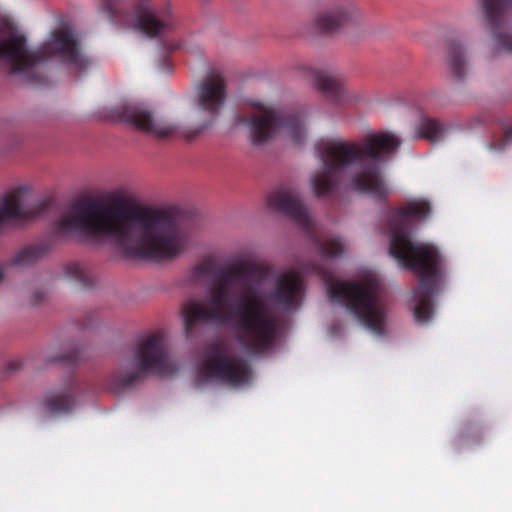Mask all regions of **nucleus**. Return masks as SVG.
<instances>
[{"instance_id": "nucleus-11", "label": "nucleus", "mask_w": 512, "mask_h": 512, "mask_svg": "<svg viewBox=\"0 0 512 512\" xmlns=\"http://www.w3.org/2000/svg\"><path fill=\"white\" fill-rule=\"evenodd\" d=\"M227 96V83L223 73L217 70L207 73L196 86L194 96L195 106L204 114V119L186 135L188 140L198 136L216 121L225 106Z\"/></svg>"}, {"instance_id": "nucleus-13", "label": "nucleus", "mask_w": 512, "mask_h": 512, "mask_svg": "<svg viewBox=\"0 0 512 512\" xmlns=\"http://www.w3.org/2000/svg\"><path fill=\"white\" fill-rule=\"evenodd\" d=\"M113 115L118 120L157 138L169 137L177 131L175 123L157 115L146 104L119 105L113 109Z\"/></svg>"}, {"instance_id": "nucleus-25", "label": "nucleus", "mask_w": 512, "mask_h": 512, "mask_svg": "<svg viewBox=\"0 0 512 512\" xmlns=\"http://www.w3.org/2000/svg\"><path fill=\"white\" fill-rule=\"evenodd\" d=\"M21 366V362L19 360H13V361H10L5 369L2 368V375L5 374V373H12V372H15L17 371Z\"/></svg>"}, {"instance_id": "nucleus-5", "label": "nucleus", "mask_w": 512, "mask_h": 512, "mask_svg": "<svg viewBox=\"0 0 512 512\" xmlns=\"http://www.w3.org/2000/svg\"><path fill=\"white\" fill-rule=\"evenodd\" d=\"M2 62L10 73L21 82L42 84L46 82L44 64L51 58L73 65L83 71L89 60L81 53L75 31L69 24L53 29L49 38L35 49H30L26 37L2 15Z\"/></svg>"}, {"instance_id": "nucleus-21", "label": "nucleus", "mask_w": 512, "mask_h": 512, "mask_svg": "<svg viewBox=\"0 0 512 512\" xmlns=\"http://www.w3.org/2000/svg\"><path fill=\"white\" fill-rule=\"evenodd\" d=\"M444 132V126L433 118H423L417 128L418 138L427 139L432 143L442 139Z\"/></svg>"}, {"instance_id": "nucleus-24", "label": "nucleus", "mask_w": 512, "mask_h": 512, "mask_svg": "<svg viewBox=\"0 0 512 512\" xmlns=\"http://www.w3.org/2000/svg\"><path fill=\"white\" fill-rule=\"evenodd\" d=\"M212 266H213V264L211 261H204V262L196 265L193 268V275H197V276L210 275L213 273Z\"/></svg>"}, {"instance_id": "nucleus-14", "label": "nucleus", "mask_w": 512, "mask_h": 512, "mask_svg": "<svg viewBox=\"0 0 512 512\" xmlns=\"http://www.w3.org/2000/svg\"><path fill=\"white\" fill-rule=\"evenodd\" d=\"M51 207L52 202L46 199L25 204L22 201L21 188L2 195V230L9 224L24 226L29 221L48 214Z\"/></svg>"}, {"instance_id": "nucleus-8", "label": "nucleus", "mask_w": 512, "mask_h": 512, "mask_svg": "<svg viewBox=\"0 0 512 512\" xmlns=\"http://www.w3.org/2000/svg\"><path fill=\"white\" fill-rule=\"evenodd\" d=\"M328 295L331 301L343 305L371 331L384 334L385 309L378 279L334 281L328 285Z\"/></svg>"}, {"instance_id": "nucleus-17", "label": "nucleus", "mask_w": 512, "mask_h": 512, "mask_svg": "<svg viewBox=\"0 0 512 512\" xmlns=\"http://www.w3.org/2000/svg\"><path fill=\"white\" fill-rule=\"evenodd\" d=\"M80 384L70 377L60 388L47 392L42 400L43 406L54 414H67L73 411Z\"/></svg>"}, {"instance_id": "nucleus-19", "label": "nucleus", "mask_w": 512, "mask_h": 512, "mask_svg": "<svg viewBox=\"0 0 512 512\" xmlns=\"http://www.w3.org/2000/svg\"><path fill=\"white\" fill-rule=\"evenodd\" d=\"M447 62L453 77L461 80L466 73V59L464 48L457 42L449 44Z\"/></svg>"}, {"instance_id": "nucleus-7", "label": "nucleus", "mask_w": 512, "mask_h": 512, "mask_svg": "<svg viewBox=\"0 0 512 512\" xmlns=\"http://www.w3.org/2000/svg\"><path fill=\"white\" fill-rule=\"evenodd\" d=\"M233 125L246 128L255 145L268 142L278 132H284L297 145L302 144L307 136L301 112L281 111L260 102H252L249 107L241 109L235 115Z\"/></svg>"}, {"instance_id": "nucleus-1", "label": "nucleus", "mask_w": 512, "mask_h": 512, "mask_svg": "<svg viewBox=\"0 0 512 512\" xmlns=\"http://www.w3.org/2000/svg\"><path fill=\"white\" fill-rule=\"evenodd\" d=\"M73 233L105 241L128 257L172 259L185 247V234L172 214L129 203L80 199L54 220L44 237L21 249L13 265L28 266L52 252Z\"/></svg>"}, {"instance_id": "nucleus-20", "label": "nucleus", "mask_w": 512, "mask_h": 512, "mask_svg": "<svg viewBox=\"0 0 512 512\" xmlns=\"http://www.w3.org/2000/svg\"><path fill=\"white\" fill-rule=\"evenodd\" d=\"M64 276L77 283L83 288L92 287L94 284V279L88 270L83 264L73 262L68 263L63 268Z\"/></svg>"}, {"instance_id": "nucleus-16", "label": "nucleus", "mask_w": 512, "mask_h": 512, "mask_svg": "<svg viewBox=\"0 0 512 512\" xmlns=\"http://www.w3.org/2000/svg\"><path fill=\"white\" fill-rule=\"evenodd\" d=\"M304 295L303 280L299 273L288 271L283 273L276 281L269 299L277 306L289 310L298 306Z\"/></svg>"}, {"instance_id": "nucleus-26", "label": "nucleus", "mask_w": 512, "mask_h": 512, "mask_svg": "<svg viewBox=\"0 0 512 512\" xmlns=\"http://www.w3.org/2000/svg\"><path fill=\"white\" fill-rule=\"evenodd\" d=\"M44 298H45V292L41 289H37L33 292L32 296H31L30 303L32 305H36V304L40 303V301Z\"/></svg>"}, {"instance_id": "nucleus-23", "label": "nucleus", "mask_w": 512, "mask_h": 512, "mask_svg": "<svg viewBox=\"0 0 512 512\" xmlns=\"http://www.w3.org/2000/svg\"><path fill=\"white\" fill-rule=\"evenodd\" d=\"M510 143H512V125L505 128L503 138L496 143H491L489 145V148L491 150L501 151L505 149V147L508 146Z\"/></svg>"}, {"instance_id": "nucleus-27", "label": "nucleus", "mask_w": 512, "mask_h": 512, "mask_svg": "<svg viewBox=\"0 0 512 512\" xmlns=\"http://www.w3.org/2000/svg\"><path fill=\"white\" fill-rule=\"evenodd\" d=\"M1 277H2V278L4 277V274H3V273L1 274Z\"/></svg>"}, {"instance_id": "nucleus-15", "label": "nucleus", "mask_w": 512, "mask_h": 512, "mask_svg": "<svg viewBox=\"0 0 512 512\" xmlns=\"http://www.w3.org/2000/svg\"><path fill=\"white\" fill-rule=\"evenodd\" d=\"M305 73L326 99L335 105H346L361 99L359 94L345 86L338 74L310 67L305 68Z\"/></svg>"}, {"instance_id": "nucleus-4", "label": "nucleus", "mask_w": 512, "mask_h": 512, "mask_svg": "<svg viewBox=\"0 0 512 512\" xmlns=\"http://www.w3.org/2000/svg\"><path fill=\"white\" fill-rule=\"evenodd\" d=\"M430 212L429 202L415 200L403 208L393 209L388 218L390 255L419 277L418 286L413 291V312L415 320L422 324L433 316V297L442 279V259L434 245L414 243L410 228L412 218H426Z\"/></svg>"}, {"instance_id": "nucleus-3", "label": "nucleus", "mask_w": 512, "mask_h": 512, "mask_svg": "<svg viewBox=\"0 0 512 512\" xmlns=\"http://www.w3.org/2000/svg\"><path fill=\"white\" fill-rule=\"evenodd\" d=\"M400 143L395 135L387 132L368 135L360 142L340 138L319 140L315 153L322 167L311 177L313 194L318 198L336 195L347 172L354 168L351 186L355 191L381 200L386 198L388 189L379 162L393 155Z\"/></svg>"}, {"instance_id": "nucleus-18", "label": "nucleus", "mask_w": 512, "mask_h": 512, "mask_svg": "<svg viewBox=\"0 0 512 512\" xmlns=\"http://www.w3.org/2000/svg\"><path fill=\"white\" fill-rule=\"evenodd\" d=\"M353 18V9L334 6L319 12L314 18L315 27L323 34H332Z\"/></svg>"}, {"instance_id": "nucleus-9", "label": "nucleus", "mask_w": 512, "mask_h": 512, "mask_svg": "<svg viewBox=\"0 0 512 512\" xmlns=\"http://www.w3.org/2000/svg\"><path fill=\"white\" fill-rule=\"evenodd\" d=\"M268 205L275 211L290 217L306 234L312 237L323 257H339L344 252V244L338 237L330 236L323 241L315 237L314 222L297 190L286 186L280 187L269 194Z\"/></svg>"}, {"instance_id": "nucleus-22", "label": "nucleus", "mask_w": 512, "mask_h": 512, "mask_svg": "<svg viewBox=\"0 0 512 512\" xmlns=\"http://www.w3.org/2000/svg\"><path fill=\"white\" fill-rule=\"evenodd\" d=\"M80 360V353L78 350H72L66 354H62L57 357L48 356L49 362H65L67 364H77Z\"/></svg>"}, {"instance_id": "nucleus-2", "label": "nucleus", "mask_w": 512, "mask_h": 512, "mask_svg": "<svg viewBox=\"0 0 512 512\" xmlns=\"http://www.w3.org/2000/svg\"><path fill=\"white\" fill-rule=\"evenodd\" d=\"M260 275V266L250 261H239L217 271L205 301L189 300L182 307L186 336L191 337L201 324H229L237 342L248 353L261 355L272 350L278 321L270 311L268 300L256 289L246 287L234 305H227L236 284L247 286L250 278Z\"/></svg>"}, {"instance_id": "nucleus-12", "label": "nucleus", "mask_w": 512, "mask_h": 512, "mask_svg": "<svg viewBox=\"0 0 512 512\" xmlns=\"http://www.w3.org/2000/svg\"><path fill=\"white\" fill-rule=\"evenodd\" d=\"M201 373L234 387L247 384L251 377L249 364L239 357L227 355L220 344L209 347Z\"/></svg>"}, {"instance_id": "nucleus-6", "label": "nucleus", "mask_w": 512, "mask_h": 512, "mask_svg": "<svg viewBox=\"0 0 512 512\" xmlns=\"http://www.w3.org/2000/svg\"><path fill=\"white\" fill-rule=\"evenodd\" d=\"M175 371L164 337L156 332L139 341L133 357L111 372L105 380V387L120 395L149 374L169 375Z\"/></svg>"}, {"instance_id": "nucleus-10", "label": "nucleus", "mask_w": 512, "mask_h": 512, "mask_svg": "<svg viewBox=\"0 0 512 512\" xmlns=\"http://www.w3.org/2000/svg\"><path fill=\"white\" fill-rule=\"evenodd\" d=\"M103 10L111 21L126 28L138 30L154 38L169 28L159 19L149 0H102Z\"/></svg>"}]
</instances>
